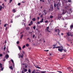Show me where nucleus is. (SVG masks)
Listing matches in <instances>:
<instances>
[{
    "label": "nucleus",
    "instance_id": "f257e3e1",
    "mask_svg": "<svg viewBox=\"0 0 73 73\" xmlns=\"http://www.w3.org/2000/svg\"><path fill=\"white\" fill-rule=\"evenodd\" d=\"M62 48H58V51L59 52H62V51L63 50V47L62 46H60Z\"/></svg>",
    "mask_w": 73,
    "mask_h": 73
},
{
    "label": "nucleus",
    "instance_id": "f03ea898",
    "mask_svg": "<svg viewBox=\"0 0 73 73\" xmlns=\"http://www.w3.org/2000/svg\"><path fill=\"white\" fill-rule=\"evenodd\" d=\"M56 6H57V8L59 10L60 9V4L59 2L56 5Z\"/></svg>",
    "mask_w": 73,
    "mask_h": 73
},
{
    "label": "nucleus",
    "instance_id": "7ed1b4c3",
    "mask_svg": "<svg viewBox=\"0 0 73 73\" xmlns=\"http://www.w3.org/2000/svg\"><path fill=\"white\" fill-rule=\"evenodd\" d=\"M68 69L69 70V71L71 73H73V71L72 70L70 67H68Z\"/></svg>",
    "mask_w": 73,
    "mask_h": 73
},
{
    "label": "nucleus",
    "instance_id": "20e7f679",
    "mask_svg": "<svg viewBox=\"0 0 73 73\" xmlns=\"http://www.w3.org/2000/svg\"><path fill=\"white\" fill-rule=\"evenodd\" d=\"M2 64L0 63V68H1V70L2 71L3 70V65H2Z\"/></svg>",
    "mask_w": 73,
    "mask_h": 73
},
{
    "label": "nucleus",
    "instance_id": "39448f33",
    "mask_svg": "<svg viewBox=\"0 0 73 73\" xmlns=\"http://www.w3.org/2000/svg\"><path fill=\"white\" fill-rule=\"evenodd\" d=\"M62 14H65L66 12V10L63 9L62 10Z\"/></svg>",
    "mask_w": 73,
    "mask_h": 73
},
{
    "label": "nucleus",
    "instance_id": "423d86ee",
    "mask_svg": "<svg viewBox=\"0 0 73 73\" xmlns=\"http://www.w3.org/2000/svg\"><path fill=\"white\" fill-rule=\"evenodd\" d=\"M68 12L70 13H72V9L71 8L70 10H69Z\"/></svg>",
    "mask_w": 73,
    "mask_h": 73
},
{
    "label": "nucleus",
    "instance_id": "0eeeda50",
    "mask_svg": "<svg viewBox=\"0 0 73 73\" xmlns=\"http://www.w3.org/2000/svg\"><path fill=\"white\" fill-rule=\"evenodd\" d=\"M5 57L7 59L8 58H9V55H8V54H6V55H5Z\"/></svg>",
    "mask_w": 73,
    "mask_h": 73
},
{
    "label": "nucleus",
    "instance_id": "6e6552de",
    "mask_svg": "<svg viewBox=\"0 0 73 73\" xmlns=\"http://www.w3.org/2000/svg\"><path fill=\"white\" fill-rule=\"evenodd\" d=\"M61 48V47L60 46H57V47H53V48L54 49V48Z\"/></svg>",
    "mask_w": 73,
    "mask_h": 73
},
{
    "label": "nucleus",
    "instance_id": "1a4fd4ad",
    "mask_svg": "<svg viewBox=\"0 0 73 73\" xmlns=\"http://www.w3.org/2000/svg\"><path fill=\"white\" fill-rule=\"evenodd\" d=\"M67 35H68V36H71V37H72V36H73V35H69V33H68L67 34Z\"/></svg>",
    "mask_w": 73,
    "mask_h": 73
},
{
    "label": "nucleus",
    "instance_id": "9d476101",
    "mask_svg": "<svg viewBox=\"0 0 73 73\" xmlns=\"http://www.w3.org/2000/svg\"><path fill=\"white\" fill-rule=\"evenodd\" d=\"M73 25H71V26H70V28L71 30H72V29H73Z\"/></svg>",
    "mask_w": 73,
    "mask_h": 73
},
{
    "label": "nucleus",
    "instance_id": "9b49d317",
    "mask_svg": "<svg viewBox=\"0 0 73 73\" xmlns=\"http://www.w3.org/2000/svg\"><path fill=\"white\" fill-rule=\"evenodd\" d=\"M43 21H44V19H42L41 21H40V23H43Z\"/></svg>",
    "mask_w": 73,
    "mask_h": 73
},
{
    "label": "nucleus",
    "instance_id": "f8f14e48",
    "mask_svg": "<svg viewBox=\"0 0 73 73\" xmlns=\"http://www.w3.org/2000/svg\"><path fill=\"white\" fill-rule=\"evenodd\" d=\"M26 30H29V27H26Z\"/></svg>",
    "mask_w": 73,
    "mask_h": 73
},
{
    "label": "nucleus",
    "instance_id": "ddd939ff",
    "mask_svg": "<svg viewBox=\"0 0 73 73\" xmlns=\"http://www.w3.org/2000/svg\"><path fill=\"white\" fill-rule=\"evenodd\" d=\"M33 21H36V18H33L32 19Z\"/></svg>",
    "mask_w": 73,
    "mask_h": 73
},
{
    "label": "nucleus",
    "instance_id": "4468645a",
    "mask_svg": "<svg viewBox=\"0 0 73 73\" xmlns=\"http://www.w3.org/2000/svg\"><path fill=\"white\" fill-rule=\"evenodd\" d=\"M36 72V70H34L33 72H32L31 73H35Z\"/></svg>",
    "mask_w": 73,
    "mask_h": 73
},
{
    "label": "nucleus",
    "instance_id": "2eb2a0df",
    "mask_svg": "<svg viewBox=\"0 0 73 73\" xmlns=\"http://www.w3.org/2000/svg\"><path fill=\"white\" fill-rule=\"evenodd\" d=\"M2 9V6L1 5L0 6V11H1V9Z\"/></svg>",
    "mask_w": 73,
    "mask_h": 73
},
{
    "label": "nucleus",
    "instance_id": "dca6fc26",
    "mask_svg": "<svg viewBox=\"0 0 73 73\" xmlns=\"http://www.w3.org/2000/svg\"><path fill=\"white\" fill-rule=\"evenodd\" d=\"M18 48L19 49V50H21V47H20V46H18Z\"/></svg>",
    "mask_w": 73,
    "mask_h": 73
},
{
    "label": "nucleus",
    "instance_id": "f3484780",
    "mask_svg": "<svg viewBox=\"0 0 73 73\" xmlns=\"http://www.w3.org/2000/svg\"><path fill=\"white\" fill-rule=\"evenodd\" d=\"M28 72L29 73H31V70L30 69H29Z\"/></svg>",
    "mask_w": 73,
    "mask_h": 73
},
{
    "label": "nucleus",
    "instance_id": "a211bd4d",
    "mask_svg": "<svg viewBox=\"0 0 73 73\" xmlns=\"http://www.w3.org/2000/svg\"><path fill=\"white\" fill-rule=\"evenodd\" d=\"M23 56H24V54H22V55L21 56V58H23Z\"/></svg>",
    "mask_w": 73,
    "mask_h": 73
},
{
    "label": "nucleus",
    "instance_id": "6ab92c4d",
    "mask_svg": "<svg viewBox=\"0 0 73 73\" xmlns=\"http://www.w3.org/2000/svg\"><path fill=\"white\" fill-rule=\"evenodd\" d=\"M50 19H52V18H53V16L52 15H50Z\"/></svg>",
    "mask_w": 73,
    "mask_h": 73
},
{
    "label": "nucleus",
    "instance_id": "aec40b11",
    "mask_svg": "<svg viewBox=\"0 0 73 73\" xmlns=\"http://www.w3.org/2000/svg\"><path fill=\"white\" fill-rule=\"evenodd\" d=\"M8 25L7 24H5L4 25V27H7V25Z\"/></svg>",
    "mask_w": 73,
    "mask_h": 73
},
{
    "label": "nucleus",
    "instance_id": "412c9836",
    "mask_svg": "<svg viewBox=\"0 0 73 73\" xmlns=\"http://www.w3.org/2000/svg\"><path fill=\"white\" fill-rule=\"evenodd\" d=\"M24 36V35L23 34H22L21 35V39H22V38H23V36Z\"/></svg>",
    "mask_w": 73,
    "mask_h": 73
},
{
    "label": "nucleus",
    "instance_id": "4be33fe9",
    "mask_svg": "<svg viewBox=\"0 0 73 73\" xmlns=\"http://www.w3.org/2000/svg\"><path fill=\"white\" fill-rule=\"evenodd\" d=\"M9 68H10V69H11L13 70V67H12V66H10L9 67Z\"/></svg>",
    "mask_w": 73,
    "mask_h": 73
},
{
    "label": "nucleus",
    "instance_id": "5701e85b",
    "mask_svg": "<svg viewBox=\"0 0 73 73\" xmlns=\"http://www.w3.org/2000/svg\"><path fill=\"white\" fill-rule=\"evenodd\" d=\"M50 8L51 11H53V7H51Z\"/></svg>",
    "mask_w": 73,
    "mask_h": 73
},
{
    "label": "nucleus",
    "instance_id": "b1692460",
    "mask_svg": "<svg viewBox=\"0 0 73 73\" xmlns=\"http://www.w3.org/2000/svg\"><path fill=\"white\" fill-rule=\"evenodd\" d=\"M33 29H34V30H35V29H36V26H34L33 27Z\"/></svg>",
    "mask_w": 73,
    "mask_h": 73
},
{
    "label": "nucleus",
    "instance_id": "393cba45",
    "mask_svg": "<svg viewBox=\"0 0 73 73\" xmlns=\"http://www.w3.org/2000/svg\"><path fill=\"white\" fill-rule=\"evenodd\" d=\"M13 12H14V13H15L16 12V10H15V9H13Z\"/></svg>",
    "mask_w": 73,
    "mask_h": 73
},
{
    "label": "nucleus",
    "instance_id": "a878e982",
    "mask_svg": "<svg viewBox=\"0 0 73 73\" xmlns=\"http://www.w3.org/2000/svg\"><path fill=\"white\" fill-rule=\"evenodd\" d=\"M54 7H56V6H57V4H56L55 3H54Z\"/></svg>",
    "mask_w": 73,
    "mask_h": 73
},
{
    "label": "nucleus",
    "instance_id": "bb28decb",
    "mask_svg": "<svg viewBox=\"0 0 73 73\" xmlns=\"http://www.w3.org/2000/svg\"><path fill=\"white\" fill-rule=\"evenodd\" d=\"M11 62H13V64H14V62H13V60L11 59Z\"/></svg>",
    "mask_w": 73,
    "mask_h": 73
},
{
    "label": "nucleus",
    "instance_id": "cd10ccee",
    "mask_svg": "<svg viewBox=\"0 0 73 73\" xmlns=\"http://www.w3.org/2000/svg\"><path fill=\"white\" fill-rule=\"evenodd\" d=\"M49 27H47L46 29V30L47 31H48V30L49 29Z\"/></svg>",
    "mask_w": 73,
    "mask_h": 73
},
{
    "label": "nucleus",
    "instance_id": "c85d7f7f",
    "mask_svg": "<svg viewBox=\"0 0 73 73\" xmlns=\"http://www.w3.org/2000/svg\"><path fill=\"white\" fill-rule=\"evenodd\" d=\"M26 46L27 47L29 46V44H26Z\"/></svg>",
    "mask_w": 73,
    "mask_h": 73
},
{
    "label": "nucleus",
    "instance_id": "c756f323",
    "mask_svg": "<svg viewBox=\"0 0 73 73\" xmlns=\"http://www.w3.org/2000/svg\"><path fill=\"white\" fill-rule=\"evenodd\" d=\"M35 67H36V68H38V69H40V67H39L38 66H35Z\"/></svg>",
    "mask_w": 73,
    "mask_h": 73
},
{
    "label": "nucleus",
    "instance_id": "7c9ffc66",
    "mask_svg": "<svg viewBox=\"0 0 73 73\" xmlns=\"http://www.w3.org/2000/svg\"><path fill=\"white\" fill-rule=\"evenodd\" d=\"M25 48V45H24L22 47L23 49H24V48Z\"/></svg>",
    "mask_w": 73,
    "mask_h": 73
},
{
    "label": "nucleus",
    "instance_id": "2f4dec72",
    "mask_svg": "<svg viewBox=\"0 0 73 73\" xmlns=\"http://www.w3.org/2000/svg\"><path fill=\"white\" fill-rule=\"evenodd\" d=\"M63 50H64V52H66V50L65 49H63Z\"/></svg>",
    "mask_w": 73,
    "mask_h": 73
},
{
    "label": "nucleus",
    "instance_id": "473e14b6",
    "mask_svg": "<svg viewBox=\"0 0 73 73\" xmlns=\"http://www.w3.org/2000/svg\"><path fill=\"white\" fill-rule=\"evenodd\" d=\"M5 49H6V47H5L4 48H3L4 51H5Z\"/></svg>",
    "mask_w": 73,
    "mask_h": 73
},
{
    "label": "nucleus",
    "instance_id": "72a5a7b5",
    "mask_svg": "<svg viewBox=\"0 0 73 73\" xmlns=\"http://www.w3.org/2000/svg\"><path fill=\"white\" fill-rule=\"evenodd\" d=\"M68 1L69 2H71V0H68Z\"/></svg>",
    "mask_w": 73,
    "mask_h": 73
},
{
    "label": "nucleus",
    "instance_id": "f704fd0d",
    "mask_svg": "<svg viewBox=\"0 0 73 73\" xmlns=\"http://www.w3.org/2000/svg\"><path fill=\"white\" fill-rule=\"evenodd\" d=\"M59 33H58V35L59 36V37H61V35H60V34H59Z\"/></svg>",
    "mask_w": 73,
    "mask_h": 73
},
{
    "label": "nucleus",
    "instance_id": "c9c22d12",
    "mask_svg": "<svg viewBox=\"0 0 73 73\" xmlns=\"http://www.w3.org/2000/svg\"><path fill=\"white\" fill-rule=\"evenodd\" d=\"M13 0H10L9 3H11V2Z\"/></svg>",
    "mask_w": 73,
    "mask_h": 73
},
{
    "label": "nucleus",
    "instance_id": "e433bc0d",
    "mask_svg": "<svg viewBox=\"0 0 73 73\" xmlns=\"http://www.w3.org/2000/svg\"><path fill=\"white\" fill-rule=\"evenodd\" d=\"M25 72H27V69H25Z\"/></svg>",
    "mask_w": 73,
    "mask_h": 73
},
{
    "label": "nucleus",
    "instance_id": "4c0bfd02",
    "mask_svg": "<svg viewBox=\"0 0 73 73\" xmlns=\"http://www.w3.org/2000/svg\"><path fill=\"white\" fill-rule=\"evenodd\" d=\"M17 44H19V41H17Z\"/></svg>",
    "mask_w": 73,
    "mask_h": 73
},
{
    "label": "nucleus",
    "instance_id": "58836bf2",
    "mask_svg": "<svg viewBox=\"0 0 73 73\" xmlns=\"http://www.w3.org/2000/svg\"><path fill=\"white\" fill-rule=\"evenodd\" d=\"M31 24H32H32H33V21H31Z\"/></svg>",
    "mask_w": 73,
    "mask_h": 73
},
{
    "label": "nucleus",
    "instance_id": "ea45409f",
    "mask_svg": "<svg viewBox=\"0 0 73 73\" xmlns=\"http://www.w3.org/2000/svg\"><path fill=\"white\" fill-rule=\"evenodd\" d=\"M57 72H59V73H62V72H61V71H57Z\"/></svg>",
    "mask_w": 73,
    "mask_h": 73
},
{
    "label": "nucleus",
    "instance_id": "a19ab883",
    "mask_svg": "<svg viewBox=\"0 0 73 73\" xmlns=\"http://www.w3.org/2000/svg\"><path fill=\"white\" fill-rule=\"evenodd\" d=\"M29 34L32 33V32L29 31Z\"/></svg>",
    "mask_w": 73,
    "mask_h": 73
},
{
    "label": "nucleus",
    "instance_id": "79ce46f5",
    "mask_svg": "<svg viewBox=\"0 0 73 73\" xmlns=\"http://www.w3.org/2000/svg\"><path fill=\"white\" fill-rule=\"evenodd\" d=\"M18 5H21V3H19L18 4Z\"/></svg>",
    "mask_w": 73,
    "mask_h": 73
},
{
    "label": "nucleus",
    "instance_id": "37998d69",
    "mask_svg": "<svg viewBox=\"0 0 73 73\" xmlns=\"http://www.w3.org/2000/svg\"><path fill=\"white\" fill-rule=\"evenodd\" d=\"M0 57H2V56H3V54H0Z\"/></svg>",
    "mask_w": 73,
    "mask_h": 73
},
{
    "label": "nucleus",
    "instance_id": "c03bdc74",
    "mask_svg": "<svg viewBox=\"0 0 73 73\" xmlns=\"http://www.w3.org/2000/svg\"><path fill=\"white\" fill-rule=\"evenodd\" d=\"M35 35H33V38H35Z\"/></svg>",
    "mask_w": 73,
    "mask_h": 73
},
{
    "label": "nucleus",
    "instance_id": "a18cd8bd",
    "mask_svg": "<svg viewBox=\"0 0 73 73\" xmlns=\"http://www.w3.org/2000/svg\"><path fill=\"white\" fill-rule=\"evenodd\" d=\"M41 73H45V72L44 71H41Z\"/></svg>",
    "mask_w": 73,
    "mask_h": 73
},
{
    "label": "nucleus",
    "instance_id": "49530a36",
    "mask_svg": "<svg viewBox=\"0 0 73 73\" xmlns=\"http://www.w3.org/2000/svg\"><path fill=\"white\" fill-rule=\"evenodd\" d=\"M29 42H31V39H29Z\"/></svg>",
    "mask_w": 73,
    "mask_h": 73
},
{
    "label": "nucleus",
    "instance_id": "de8ad7c7",
    "mask_svg": "<svg viewBox=\"0 0 73 73\" xmlns=\"http://www.w3.org/2000/svg\"><path fill=\"white\" fill-rule=\"evenodd\" d=\"M48 21H45V23H48Z\"/></svg>",
    "mask_w": 73,
    "mask_h": 73
},
{
    "label": "nucleus",
    "instance_id": "09e8293b",
    "mask_svg": "<svg viewBox=\"0 0 73 73\" xmlns=\"http://www.w3.org/2000/svg\"><path fill=\"white\" fill-rule=\"evenodd\" d=\"M2 5L3 6H4V7H5V5H4V3H3L2 4Z\"/></svg>",
    "mask_w": 73,
    "mask_h": 73
},
{
    "label": "nucleus",
    "instance_id": "8fccbe9b",
    "mask_svg": "<svg viewBox=\"0 0 73 73\" xmlns=\"http://www.w3.org/2000/svg\"><path fill=\"white\" fill-rule=\"evenodd\" d=\"M44 51H45L46 52H48L49 51V50H44Z\"/></svg>",
    "mask_w": 73,
    "mask_h": 73
},
{
    "label": "nucleus",
    "instance_id": "3c124183",
    "mask_svg": "<svg viewBox=\"0 0 73 73\" xmlns=\"http://www.w3.org/2000/svg\"><path fill=\"white\" fill-rule=\"evenodd\" d=\"M37 24H40V23L39 22H38L37 23Z\"/></svg>",
    "mask_w": 73,
    "mask_h": 73
},
{
    "label": "nucleus",
    "instance_id": "603ef678",
    "mask_svg": "<svg viewBox=\"0 0 73 73\" xmlns=\"http://www.w3.org/2000/svg\"><path fill=\"white\" fill-rule=\"evenodd\" d=\"M37 19L38 20H39V19H40V18L39 17H37Z\"/></svg>",
    "mask_w": 73,
    "mask_h": 73
},
{
    "label": "nucleus",
    "instance_id": "864d4df0",
    "mask_svg": "<svg viewBox=\"0 0 73 73\" xmlns=\"http://www.w3.org/2000/svg\"><path fill=\"white\" fill-rule=\"evenodd\" d=\"M58 33H60V30H59V29H58Z\"/></svg>",
    "mask_w": 73,
    "mask_h": 73
},
{
    "label": "nucleus",
    "instance_id": "5fc2aeb1",
    "mask_svg": "<svg viewBox=\"0 0 73 73\" xmlns=\"http://www.w3.org/2000/svg\"><path fill=\"white\" fill-rule=\"evenodd\" d=\"M57 30L56 29L55 30V32H57Z\"/></svg>",
    "mask_w": 73,
    "mask_h": 73
},
{
    "label": "nucleus",
    "instance_id": "6e6d98bb",
    "mask_svg": "<svg viewBox=\"0 0 73 73\" xmlns=\"http://www.w3.org/2000/svg\"><path fill=\"white\" fill-rule=\"evenodd\" d=\"M6 31H7V27H6L5 29Z\"/></svg>",
    "mask_w": 73,
    "mask_h": 73
},
{
    "label": "nucleus",
    "instance_id": "4d7b16f0",
    "mask_svg": "<svg viewBox=\"0 0 73 73\" xmlns=\"http://www.w3.org/2000/svg\"><path fill=\"white\" fill-rule=\"evenodd\" d=\"M61 35L62 36H63V35H64V34H63V33H61Z\"/></svg>",
    "mask_w": 73,
    "mask_h": 73
},
{
    "label": "nucleus",
    "instance_id": "13d9d810",
    "mask_svg": "<svg viewBox=\"0 0 73 73\" xmlns=\"http://www.w3.org/2000/svg\"><path fill=\"white\" fill-rule=\"evenodd\" d=\"M44 13H45V15H46L47 13H46L44 12Z\"/></svg>",
    "mask_w": 73,
    "mask_h": 73
},
{
    "label": "nucleus",
    "instance_id": "bf43d9fd",
    "mask_svg": "<svg viewBox=\"0 0 73 73\" xmlns=\"http://www.w3.org/2000/svg\"><path fill=\"white\" fill-rule=\"evenodd\" d=\"M49 55L50 56H52V54L51 53L49 54Z\"/></svg>",
    "mask_w": 73,
    "mask_h": 73
},
{
    "label": "nucleus",
    "instance_id": "052dcab7",
    "mask_svg": "<svg viewBox=\"0 0 73 73\" xmlns=\"http://www.w3.org/2000/svg\"><path fill=\"white\" fill-rule=\"evenodd\" d=\"M22 3H25V1H22Z\"/></svg>",
    "mask_w": 73,
    "mask_h": 73
},
{
    "label": "nucleus",
    "instance_id": "680f3d73",
    "mask_svg": "<svg viewBox=\"0 0 73 73\" xmlns=\"http://www.w3.org/2000/svg\"><path fill=\"white\" fill-rule=\"evenodd\" d=\"M45 11H46V10H44L43 11V12H45Z\"/></svg>",
    "mask_w": 73,
    "mask_h": 73
},
{
    "label": "nucleus",
    "instance_id": "e2e57ef3",
    "mask_svg": "<svg viewBox=\"0 0 73 73\" xmlns=\"http://www.w3.org/2000/svg\"><path fill=\"white\" fill-rule=\"evenodd\" d=\"M21 73H24V71H22Z\"/></svg>",
    "mask_w": 73,
    "mask_h": 73
},
{
    "label": "nucleus",
    "instance_id": "0e129e2a",
    "mask_svg": "<svg viewBox=\"0 0 73 73\" xmlns=\"http://www.w3.org/2000/svg\"><path fill=\"white\" fill-rule=\"evenodd\" d=\"M22 52H23V54H25V52H24L23 51Z\"/></svg>",
    "mask_w": 73,
    "mask_h": 73
},
{
    "label": "nucleus",
    "instance_id": "69168bd1",
    "mask_svg": "<svg viewBox=\"0 0 73 73\" xmlns=\"http://www.w3.org/2000/svg\"><path fill=\"white\" fill-rule=\"evenodd\" d=\"M48 32H50V31H49V30H48V31H47Z\"/></svg>",
    "mask_w": 73,
    "mask_h": 73
},
{
    "label": "nucleus",
    "instance_id": "338daca9",
    "mask_svg": "<svg viewBox=\"0 0 73 73\" xmlns=\"http://www.w3.org/2000/svg\"><path fill=\"white\" fill-rule=\"evenodd\" d=\"M4 43H7V41H5Z\"/></svg>",
    "mask_w": 73,
    "mask_h": 73
},
{
    "label": "nucleus",
    "instance_id": "774afa93",
    "mask_svg": "<svg viewBox=\"0 0 73 73\" xmlns=\"http://www.w3.org/2000/svg\"><path fill=\"white\" fill-rule=\"evenodd\" d=\"M23 33V32H21L20 33V34H22V33Z\"/></svg>",
    "mask_w": 73,
    "mask_h": 73
}]
</instances>
